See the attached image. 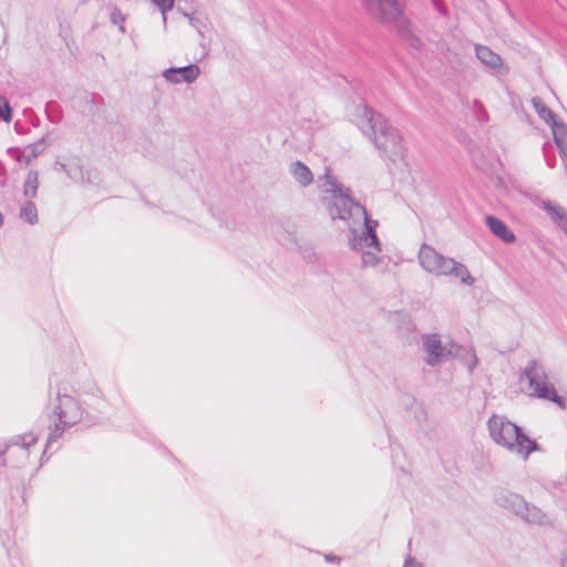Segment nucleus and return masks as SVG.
I'll list each match as a JSON object with an SVG mask.
<instances>
[{"instance_id": "nucleus-10", "label": "nucleus", "mask_w": 567, "mask_h": 567, "mask_svg": "<svg viewBox=\"0 0 567 567\" xmlns=\"http://www.w3.org/2000/svg\"><path fill=\"white\" fill-rule=\"evenodd\" d=\"M485 224L492 231V234L495 235L501 240H503L504 243L509 244L515 240L514 233L501 218L494 215H487L485 217Z\"/></svg>"}, {"instance_id": "nucleus-20", "label": "nucleus", "mask_w": 567, "mask_h": 567, "mask_svg": "<svg viewBox=\"0 0 567 567\" xmlns=\"http://www.w3.org/2000/svg\"><path fill=\"white\" fill-rule=\"evenodd\" d=\"M38 188L39 174L34 169H30L23 183V195L28 198V200H32L37 197Z\"/></svg>"}, {"instance_id": "nucleus-22", "label": "nucleus", "mask_w": 567, "mask_h": 567, "mask_svg": "<svg viewBox=\"0 0 567 567\" xmlns=\"http://www.w3.org/2000/svg\"><path fill=\"white\" fill-rule=\"evenodd\" d=\"M45 115L51 123H60L63 118V111L60 104L55 101H49L45 104Z\"/></svg>"}, {"instance_id": "nucleus-18", "label": "nucleus", "mask_w": 567, "mask_h": 567, "mask_svg": "<svg viewBox=\"0 0 567 567\" xmlns=\"http://www.w3.org/2000/svg\"><path fill=\"white\" fill-rule=\"evenodd\" d=\"M417 257L422 268L429 272L431 267L435 264V260H437V258L440 259V252L431 246L423 244Z\"/></svg>"}, {"instance_id": "nucleus-28", "label": "nucleus", "mask_w": 567, "mask_h": 567, "mask_svg": "<svg viewBox=\"0 0 567 567\" xmlns=\"http://www.w3.org/2000/svg\"><path fill=\"white\" fill-rule=\"evenodd\" d=\"M464 350L462 347H460L455 342H449L446 346H444V359L447 358H457L460 357L461 351Z\"/></svg>"}, {"instance_id": "nucleus-36", "label": "nucleus", "mask_w": 567, "mask_h": 567, "mask_svg": "<svg viewBox=\"0 0 567 567\" xmlns=\"http://www.w3.org/2000/svg\"><path fill=\"white\" fill-rule=\"evenodd\" d=\"M324 559L328 563H340V560H341V558L339 556H336L332 554L326 555Z\"/></svg>"}, {"instance_id": "nucleus-12", "label": "nucleus", "mask_w": 567, "mask_h": 567, "mask_svg": "<svg viewBox=\"0 0 567 567\" xmlns=\"http://www.w3.org/2000/svg\"><path fill=\"white\" fill-rule=\"evenodd\" d=\"M44 142H45V138L41 137L39 141L30 144L27 147V150H28L27 155H24L23 152L19 147H9L8 153L11 156H13L17 161H21V158L24 157L25 164H29L33 158L38 157L39 155H41L44 152V150H45Z\"/></svg>"}, {"instance_id": "nucleus-25", "label": "nucleus", "mask_w": 567, "mask_h": 567, "mask_svg": "<svg viewBox=\"0 0 567 567\" xmlns=\"http://www.w3.org/2000/svg\"><path fill=\"white\" fill-rule=\"evenodd\" d=\"M12 117L13 112L8 100L4 96L0 95V118L3 122L9 123L12 121Z\"/></svg>"}, {"instance_id": "nucleus-16", "label": "nucleus", "mask_w": 567, "mask_h": 567, "mask_svg": "<svg viewBox=\"0 0 567 567\" xmlns=\"http://www.w3.org/2000/svg\"><path fill=\"white\" fill-rule=\"evenodd\" d=\"M532 104L538 116L547 123L550 128H553V125H557L561 122L557 120L556 114L543 102L540 97H533Z\"/></svg>"}, {"instance_id": "nucleus-8", "label": "nucleus", "mask_w": 567, "mask_h": 567, "mask_svg": "<svg viewBox=\"0 0 567 567\" xmlns=\"http://www.w3.org/2000/svg\"><path fill=\"white\" fill-rule=\"evenodd\" d=\"M422 347L425 352L424 362L430 367H436L444 360V344L439 333L424 334Z\"/></svg>"}, {"instance_id": "nucleus-4", "label": "nucleus", "mask_w": 567, "mask_h": 567, "mask_svg": "<svg viewBox=\"0 0 567 567\" xmlns=\"http://www.w3.org/2000/svg\"><path fill=\"white\" fill-rule=\"evenodd\" d=\"M497 506L512 512L515 516L530 525L551 526L553 522L540 507L528 503L522 495L506 488H499L494 494Z\"/></svg>"}, {"instance_id": "nucleus-41", "label": "nucleus", "mask_w": 567, "mask_h": 567, "mask_svg": "<svg viewBox=\"0 0 567 567\" xmlns=\"http://www.w3.org/2000/svg\"><path fill=\"white\" fill-rule=\"evenodd\" d=\"M2 224H3V215H2V213L0 212V227L2 226Z\"/></svg>"}, {"instance_id": "nucleus-31", "label": "nucleus", "mask_w": 567, "mask_h": 567, "mask_svg": "<svg viewBox=\"0 0 567 567\" xmlns=\"http://www.w3.org/2000/svg\"><path fill=\"white\" fill-rule=\"evenodd\" d=\"M408 44L411 48H413L415 50H419L421 48V45H422V42H421V40L416 35L409 34Z\"/></svg>"}, {"instance_id": "nucleus-6", "label": "nucleus", "mask_w": 567, "mask_h": 567, "mask_svg": "<svg viewBox=\"0 0 567 567\" xmlns=\"http://www.w3.org/2000/svg\"><path fill=\"white\" fill-rule=\"evenodd\" d=\"M523 374L528 380L529 388L533 389L536 398L548 400L561 409L566 408L565 398L556 392L554 384L548 381L545 368L538 361L530 360Z\"/></svg>"}, {"instance_id": "nucleus-15", "label": "nucleus", "mask_w": 567, "mask_h": 567, "mask_svg": "<svg viewBox=\"0 0 567 567\" xmlns=\"http://www.w3.org/2000/svg\"><path fill=\"white\" fill-rule=\"evenodd\" d=\"M289 172L296 182H298L302 187H307L313 182L312 172L301 161L292 162L290 164Z\"/></svg>"}, {"instance_id": "nucleus-44", "label": "nucleus", "mask_w": 567, "mask_h": 567, "mask_svg": "<svg viewBox=\"0 0 567 567\" xmlns=\"http://www.w3.org/2000/svg\"><path fill=\"white\" fill-rule=\"evenodd\" d=\"M565 235L567 236V225H565V230H564Z\"/></svg>"}, {"instance_id": "nucleus-21", "label": "nucleus", "mask_w": 567, "mask_h": 567, "mask_svg": "<svg viewBox=\"0 0 567 567\" xmlns=\"http://www.w3.org/2000/svg\"><path fill=\"white\" fill-rule=\"evenodd\" d=\"M20 218L30 225L38 223V210L33 200H27L20 208Z\"/></svg>"}, {"instance_id": "nucleus-38", "label": "nucleus", "mask_w": 567, "mask_h": 567, "mask_svg": "<svg viewBox=\"0 0 567 567\" xmlns=\"http://www.w3.org/2000/svg\"><path fill=\"white\" fill-rule=\"evenodd\" d=\"M475 104L480 107V110H481V112H482V115H483L484 117H486V116H487V114H486V112H485V110H484V107H483V104H481L478 101H475Z\"/></svg>"}, {"instance_id": "nucleus-37", "label": "nucleus", "mask_w": 567, "mask_h": 567, "mask_svg": "<svg viewBox=\"0 0 567 567\" xmlns=\"http://www.w3.org/2000/svg\"><path fill=\"white\" fill-rule=\"evenodd\" d=\"M118 18H120L121 20H123V18L121 17V12L116 10V11H114V12L112 13V20H113V22H114V23H117Z\"/></svg>"}, {"instance_id": "nucleus-11", "label": "nucleus", "mask_w": 567, "mask_h": 567, "mask_svg": "<svg viewBox=\"0 0 567 567\" xmlns=\"http://www.w3.org/2000/svg\"><path fill=\"white\" fill-rule=\"evenodd\" d=\"M475 53H476V58L484 65L488 66L489 69H492L494 71H498L499 73H505L507 71V70H504V72H502V69H503L502 58L497 53L493 52L488 47L483 45V44H476Z\"/></svg>"}, {"instance_id": "nucleus-27", "label": "nucleus", "mask_w": 567, "mask_h": 567, "mask_svg": "<svg viewBox=\"0 0 567 567\" xmlns=\"http://www.w3.org/2000/svg\"><path fill=\"white\" fill-rule=\"evenodd\" d=\"M361 251V262L363 267H373L379 262V258L374 251Z\"/></svg>"}, {"instance_id": "nucleus-1", "label": "nucleus", "mask_w": 567, "mask_h": 567, "mask_svg": "<svg viewBox=\"0 0 567 567\" xmlns=\"http://www.w3.org/2000/svg\"><path fill=\"white\" fill-rule=\"evenodd\" d=\"M327 184L330 186L329 192L332 194L327 206L330 217L333 220H353V224L348 223L351 234L349 237L350 248L352 250L372 248L380 252L381 241L375 233L378 221L369 218L365 207L352 197L350 188L341 184L336 177L328 176Z\"/></svg>"}, {"instance_id": "nucleus-39", "label": "nucleus", "mask_w": 567, "mask_h": 567, "mask_svg": "<svg viewBox=\"0 0 567 567\" xmlns=\"http://www.w3.org/2000/svg\"><path fill=\"white\" fill-rule=\"evenodd\" d=\"M14 128H16L17 133H19V134L23 133L22 127H20V123L19 122H16Z\"/></svg>"}, {"instance_id": "nucleus-30", "label": "nucleus", "mask_w": 567, "mask_h": 567, "mask_svg": "<svg viewBox=\"0 0 567 567\" xmlns=\"http://www.w3.org/2000/svg\"><path fill=\"white\" fill-rule=\"evenodd\" d=\"M432 6L434 9L443 17H446L449 11L447 7L445 6L443 0H431Z\"/></svg>"}, {"instance_id": "nucleus-40", "label": "nucleus", "mask_w": 567, "mask_h": 567, "mask_svg": "<svg viewBox=\"0 0 567 567\" xmlns=\"http://www.w3.org/2000/svg\"><path fill=\"white\" fill-rule=\"evenodd\" d=\"M4 175H6V168L2 165V163L0 162V176H4Z\"/></svg>"}, {"instance_id": "nucleus-29", "label": "nucleus", "mask_w": 567, "mask_h": 567, "mask_svg": "<svg viewBox=\"0 0 567 567\" xmlns=\"http://www.w3.org/2000/svg\"><path fill=\"white\" fill-rule=\"evenodd\" d=\"M399 328L405 329L408 332H411L415 330V324L413 323L409 315L401 313Z\"/></svg>"}, {"instance_id": "nucleus-32", "label": "nucleus", "mask_w": 567, "mask_h": 567, "mask_svg": "<svg viewBox=\"0 0 567 567\" xmlns=\"http://www.w3.org/2000/svg\"><path fill=\"white\" fill-rule=\"evenodd\" d=\"M543 151H544V156H545V159H546V163L549 167H554L555 164H556V158L555 156H549L547 153H546V144H544L543 146Z\"/></svg>"}, {"instance_id": "nucleus-2", "label": "nucleus", "mask_w": 567, "mask_h": 567, "mask_svg": "<svg viewBox=\"0 0 567 567\" xmlns=\"http://www.w3.org/2000/svg\"><path fill=\"white\" fill-rule=\"evenodd\" d=\"M357 121L359 128L370 137L383 157L392 163L404 162L406 148L403 137L383 115L362 104L357 109Z\"/></svg>"}, {"instance_id": "nucleus-42", "label": "nucleus", "mask_w": 567, "mask_h": 567, "mask_svg": "<svg viewBox=\"0 0 567 567\" xmlns=\"http://www.w3.org/2000/svg\"><path fill=\"white\" fill-rule=\"evenodd\" d=\"M563 567H567V558L564 559Z\"/></svg>"}, {"instance_id": "nucleus-9", "label": "nucleus", "mask_w": 567, "mask_h": 567, "mask_svg": "<svg viewBox=\"0 0 567 567\" xmlns=\"http://www.w3.org/2000/svg\"><path fill=\"white\" fill-rule=\"evenodd\" d=\"M200 74V68L195 63L184 66H171L163 71V78L171 83H193Z\"/></svg>"}, {"instance_id": "nucleus-35", "label": "nucleus", "mask_w": 567, "mask_h": 567, "mask_svg": "<svg viewBox=\"0 0 567 567\" xmlns=\"http://www.w3.org/2000/svg\"><path fill=\"white\" fill-rule=\"evenodd\" d=\"M12 445L11 443L7 444L4 446V449L0 450V466H4L6 465V457H4V454L7 452V450L9 449V446Z\"/></svg>"}, {"instance_id": "nucleus-14", "label": "nucleus", "mask_w": 567, "mask_h": 567, "mask_svg": "<svg viewBox=\"0 0 567 567\" xmlns=\"http://www.w3.org/2000/svg\"><path fill=\"white\" fill-rule=\"evenodd\" d=\"M543 209L549 215L553 221L564 231L567 225V210L551 200L543 202Z\"/></svg>"}, {"instance_id": "nucleus-5", "label": "nucleus", "mask_w": 567, "mask_h": 567, "mask_svg": "<svg viewBox=\"0 0 567 567\" xmlns=\"http://www.w3.org/2000/svg\"><path fill=\"white\" fill-rule=\"evenodd\" d=\"M56 401L58 404L53 413L56 415L58 421L54 422L53 426H50V434L43 454L47 453L51 444L55 442L66 429L76 424L82 419V409L73 396L58 392Z\"/></svg>"}, {"instance_id": "nucleus-19", "label": "nucleus", "mask_w": 567, "mask_h": 567, "mask_svg": "<svg viewBox=\"0 0 567 567\" xmlns=\"http://www.w3.org/2000/svg\"><path fill=\"white\" fill-rule=\"evenodd\" d=\"M449 276L458 278L461 282L466 286H472L475 281L467 267L464 264L455 261L454 259L449 268Z\"/></svg>"}, {"instance_id": "nucleus-3", "label": "nucleus", "mask_w": 567, "mask_h": 567, "mask_svg": "<svg viewBox=\"0 0 567 567\" xmlns=\"http://www.w3.org/2000/svg\"><path fill=\"white\" fill-rule=\"evenodd\" d=\"M491 439L508 452L527 460L530 453L542 451V446L524 430L503 415L493 414L487 421Z\"/></svg>"}, {"instance_id": "nucleus-17", "label": "nucleus", "mask_w": 567, "mask_h": 567, "mask_svg": "<svg viewBox=\"0 0 567 567\" xmlns=\"http://www.w3.org/2000/svg\"><path fill=\"white\" fill-rule=\"evenodd\" d=\"M553 137L560 156L567 158V125L564 122L553 125Z\"/></svg>"}, {"instance_id": "nucleus-43", "label": "nucleus", "mask_w": 567, "mask_h": 567, "mask_svg": "<svg viewBox=\"0 0 567 567\" xmlns=\"http://www.w3.org/2000/svg\"><path fill=\"white\" fill-rule=\"evenodd\" d=\"M4 185H6V179H2V181L0 182V186H4Z\"/></svg>"}, {"instance_id": "nucleus-13", "label": "nucleus", "mask_w": 567, "mask_h": 567, "mask_svg": "<svg viewBox=\"0 0 567 567\" xmlns=\"http://www.w3.org/2000/svg\"><path fill=\"white\" fill-rule=\"evenodd\" d=\"M81 103V112L94 116L100 112V107L103 104V97L96 93L83 92L79 96Z\"/></svg>"}, {"instance_id": "nucleus-34", "label": "nucleus", "mask_w": 567, "mask_h": 567, "mask_svg": "<svg viewBox=\"0 0 567 567\" xmlns=\"http://www.w3.org/2000/svg\"><path fill=\"white\" fill-rule=\"evenodd\" d=\"M477 364V357L473 350H471V362L467 364L468 370L472 372Z\"/></svg>"}, {"instance_id": "nucleus-23", "label": "nucleus", "mask_w": 567, "mask_h": 567, "mask_svg": "<svg viewBox=\"0 0 567 567\" xmlns=\"http://www.w3.org/2000/svg\"><path fill=\"white\" fill-rule=\"evenodd\" d=\"M453 261V258L445 257L440 254V259L435 260V264L431 267V274H435L437 276H449V268Z\"/></svg>"}, {"instance_id": "nucleus-26", "label": "nucleus", "mask_w": 567, "mask_h": 567, "mask_svg": "<svg viewBox=\"0 0 567 567\" xmlns=\"http://www.w3.org/2000/svg\"><path fill=\"white\" fill-rule=\"evenodd\" d=\"M151 2L159 9L166 22V13L174 8L175 0H151Z\"/></svg>"}, {"instance_id": "nucleus-7", "label": "nucleus", "mask_w": 567, "mask_h": 567, "mask_svg": "<svg viewBox=\"0 0 567 567\" xmlns=\"http://www.w3.org/2000/svg\"><path fill=\"white\" fill-rule=\"evenodd\" d=\"M365 12L377 22L396 23L404 14L398 0H360Z\"/></svg>"}, {"instance_id": "nucleus-24", "label": "nucleus", "mask_w": 567, "mask_h": 567, "mask_svg": "<svg viewBox=\"0 0 567 567\" xmlns=\"http://www.w3.org/2000/svg\"><path fill=\"white\" fill-rule=\"evenodd\" d=\"M35 442L37 437L32 433L18 435L10 441L12 445H20L24 450H28L31 445L35 444Z\"/></svg>"}, {"instance_id": "nucleus-33", "label": "nucleus", "mask_w": 567, "mask_h": 567, "mask_svg": "<svg viewBox=\"0 0 567 567\" xmlns=\"http://www.w3.org/2000/svg\"><path fill=\"white\" fill-rule=\"evenodd\" d=\"M403 567H422V565L419 561H416L413 557L408 556Z\"/></svg>"}]
</instances>
